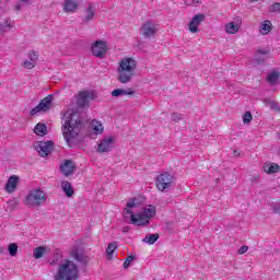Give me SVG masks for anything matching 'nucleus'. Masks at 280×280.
I'll use <instances>...</instances> for the list:
<instances>
[{
    "mask_svg": "<svg viewBox=\"0 0 280 280\" xmlns=\"http://www.w3.org/2000/svg\"><path fill=\"white\" fill-rule=\"evenodd\" d=\"M135 207H139L137 199H131L127 202L126 208L122 210V213H128L130 215L131 224H136V226H148L150 224V218H154L156 215V207L149 206V208H144L141 213L135 214Z\"/></svg>",
    "mask_w": 280,
    "mask_h": 280,
    "instance_id": "f257e3e1",
    "label": "nucleus"
},
{
    "mask_svg": "<svg viewBox=\"0 0 280 280\" xmlns=\"http://www.w3.org/2000/svg\"><path fill=\"white\" fill-rule=\"evenodd\" d=\"M63 119V139L69 144L71 143V139H75L78 135H80V130H82V120H80L78 113L73 110L66 112Z\"/></svg>",
    "mask_w": 280,
    "mask_h": 280,
    "instance_id": "f03ea898",
    "label": "nucleus"
},
{
    "mask_svg": "<svg viewBox=\"0 0 280 280\" xmlns=\"http://www.w3.org/2000/svg\"><path fill=\"white\" fill-rule=\"evenodd\" d=\"M118 82L128 84L137 74V59L133 57H125L120 59L117 67Z\"/></svg>",
    "mask_w": 280,
    "mask_h": 280,
    "instance_id": "7ed1b4c3",
    "label": "nucleus"
},
{
    "mask_svg": "<svg viewBox=\"0 0 280 280\" xmlns=\"http://www.w3.org/2000/svg\"><path fill=\"white\" fill-rule=\"evenodd\" d=\"M80 279V268L78 265L73 262V260H65L61 262L58 268L57 272L54 277V280H78Z\"/></svg>",
    "mask_w": 280,
    "mask_h": 280,
    "instance_id": "20e7f679",
    "label": "nucleus"
},
{
    "mask_svg": "<svg viewBox=\"0 0 280 280\" xmlns=\"http://www.w3.org/2000/svg\"><path fill=\"white\" fill-rule=\"evenodd\" d=\"M45 202H47V195L40 189H33L25 197L26 207H40Z\"/></svg>",
    "mask_w": 280,
    "mask_h": 280,
    "instance_id": "39448f33",
    "label": "nucleus"
},
{
    "mask_svg": "<svg viewBox=\"0 0 280 280\" xmlns=\"http://www.w3.org/2000/svg\"><path fill=\"white\" fill-rule=\"evenodd\" d=\"M155 185L159 191H164L165 189H170L172 185H174V176L170 173H162L155 179Z\"/></svg>",
    "mask_w": 280,
    "mask_h": 280,
    "instance_id": "423d86ee",
    "label": "nucleus"
},
{
    "mask_svg": "<svg viewBox=\"0 0 280 280\" xmlns=\"http://www.w3.org/2000/svg\"><path fill=\"white\" fill-rule=\"evenodd\" d=\"M52 101L54 97L51 95L43 98L39 104L31 110V116L34 117V115H37V113H47V110H50Z\"/></svg>",
    "mask_w": 280,
    "mask_h": 280,
    "instance_id": "0eeeda50",
    "label": "nucleus"
},
{
    "mask_svg": "<svg viewBox=\"0 0 280 280\" xmlns=\"http://www.w3.org/2000/svg\"><path fill=\"white\" fill-rule=\"evenodd\" d=\"M114 145H115V139H113V137L103 138L97 142L96 152L98 154L110 152Z\"/></svg>",
    "mask_w": 280,
    "mask_h": 280,
    "instance_id": "6e6552de",
    "label": "nucleus"
},
{
    "mask_svg": "<svg viewBox=\"0 0 280 280\" xmlns=\"http://www.w3.org/2000/svg\"><path fill=\"white\" fill-rule=\"evenodd\" d=\"M91 49L93 56H95L96 58H104V56H106V52L108 51V46L104 40H96L92 44Z\"/></svg>",
    "mask_w": 280,
    "mask_h": 280,
    "instance_id": "1a4fd4ad",
    "label": "nucleus"
},
{
    "mask_svg": "<svg viewBox=\"0 0 280 280\" xmlns=\"http://www.w3.org/2000/svg\"><path fill=\"white\" fill-rule=\"evenodd\" d=\"M35 150L38 152L39 156H49L54 152V143L51 141H39L35 145Z\"/></svg>",
    "mask_w": 280,
    "mask_h": 280,
    "instance_id": "9d476101",
    "label": "nucleus"
},
{
    "mask_svg": "<svg viewBox=\"0 0 280 280\" xmlns=\"http://www.w3.org/2000/svg\"><path fill=\"white\" fill-rule=\"evenodd\" d=\"M156 32H159V28L156 27V24L151 21L145 22L141 26V34L144 38H152V36H156Z\"/></svg>",
    "mask_w": 280,
    "mask_h": 280,
    "instance_id": "9b49d317",
    "label": "nucleus"
},
{
    "mask_svg": "<svg viewBox=\"0 0 280 280\" xmlns=\"http://www.w3.org/2000/svg\"><path fill=\"white\" fill-rule=\"evenodd\" d=\"M205 21V14H197L192 18V20L189 23V32L191 34H197V32H200V23Z\"/></svg>",
    "mask_w": 280,
    "mask_h": 280,
    "instance_id": "f8f14e48",
    "label": "nucleus"
},
{
    "mask_svg": "<svg viewBox=\"0 0 280 280\" xmlns=\"http://www.w3.org/2000/svg\"><path fill=\"white\" fill-rule=\"evenodd\" d=\"M60 171L63 176L69 177L75 172V164L71 160H66L63 164H61Z\"/></svg>",
    "mask_w": 280,
    "mask_h": 280,
    "instance_id": "ddd939ff",
    "label": "nucleus"
},
{
    "mask_svg": "<svg viewBox=\"0 0 280 280\" xmlns=\"http://www.w3.org/2000/svg\"><path fill=\"white\" fill-rule=\"evenodd\" d=\"M19 176L16 175H12L11 177H9L4 186V190L7 191V194H14V191H16V187H19Z\"/></svg>",
    "mask_w": 280,
    "mask_h": 280,
    "instance_id": "4468645a",
    "label": "nucleus"
},
{
    "mask_svg": "<svg viewBox=\"0 0 280 280\" xmlns=\"http://www.w3.org/2000/svg\"><path fill=\"white\" fill-rule=\"evenodd\" d=\"M262 170L266 174H277L280 172V166L277 163L266 162Z\"/></svg>",
    "mask_w": 280,
    "mask_h": 280,
    "instance_id": "2eb2a0df",
    "label": "nucleus"
},
{
    "mask_svg": "<svg viewBox=\"0 0 280 280\" xmlns=\"http://www.w3.org/2000/svg\"><path fill=\"white\" fill-rule=\"evenodd\" d=\"M90 130H92L94 135H104V126L97 119L90 122Z\"/></svg>",
    "mask_w": 280,
    "mask_h": 280,
    "instance_id": "dca6fc26",
    "label": "nucleus"
},
{
    "mask_svg": "<svg viewBox=\"0 0 280 280\" xmlns=\"http://www.w3.org/2000/svg\"><path fill=\"white\" fill-rule=\"evenodd\" d=\"M89 97H91L89 91L79 92L78 105L82 107L89 106Z\"/></svg>",
    "mask_w": 280,
    "mask_h": 280,
    "instance_id": "f3484780",
    "label": "nucleus"
},
{
    "mask_svg": "<svg viewBox=\"0 0 280 280\" xmlns=\"http://www.w3.org/2000/svg\"><path fill=\"white\" fill-rule=\"evenodd\" d=\"M61 189L63 194H66L67 198H71L75 194V190L73 189V186H71V183L63 180L61 182Z\"/></svg>",
    "mask_w": 280,
    "mask_h": 280,
    "instance_id": "a211bd4d",
    "label": "nucleus"
},
{
    "mask_svg": "<svg viewBox=\"0 0 280 280\" xmlns=\"http://www.w3.org/2000/svg\"><path fill=\"white\" fill-rule=\"evenodd\" d=\"M79 5L78 0H66L63 10L65 12H75Z\"/></svg>",
    "mask_w": 280,
    "mask_h": 280,
    "instance_id": "6ab92c4d",
    "label": "nucleus"
},
{
    "mask_svg": "<svg viewBox=\"0 0 280 280\" xmlns=\"http://www.w3.org/2000/svg\"><path fill=\"white\" fill-rule=\"evenodd\" d=\"M259 32L262 36H267V34H270V32H272V22H270L269 20L261 22Z\"/></svg>",
    "mask_w": 280,
    "mask_h": 280,
    "instance_id": "aec40b11",
    "label": "nucleus"
},
{
    "mask_svg": "<svg viewBox=\"0 0 280 280\" xmlns=\"http://www.w3.org/2000/svg\"><path fill=\"white\" fill-rule=\"evenodd\" d=\"M113 97H119L121 95H135V90L131 88H128L126 90L124 89H116L112 92Z\"/></svg>",
    "mask_w": 280,
    "mask_h": 280,
    "instance_id": "412c9836",
    "label": "nucleus"
},
{
    "mask_svg": "<svg viewBox=\"0 0 280 280\" xmlns=\"http://www.w3.org/2000/svg\"><path fill=\"white\" fill-rule=\"evenodd\" d=\"M280 79V72L277 70L271 71L268 75H267V82L269 84H271V86H275V84H277V82H279Z\"/></svg>",
    "mask_w": 280,
    "mask_h": 280,
    "instance_id": "4be33fe9",
    "label": "nucleus"
},
{
    "mask_svg": "<svg viewBox=\"0 0 280 280\" xmlns=\"http://www.w3.org/2000/svg\"><path fill=\"white\" fill-rule=\"evenodd\" d=\"M34 132L37 137H45V135H47V125L38 122L34 128Z\"/></svg>",
    "mask_w": 280,
    "mask_h": 280,
    "instance_id": "5701e85b",
    "label": "nucleus"
},
{
    "mask_svg": "<svg viewBox=\"0 0 280 280\" xmlns=\"http://www.w3.org/2000/svg\"><path fill=\"white\" fill-rule=\"evenodd\" d=\"M225 32L228 34H237L240 32V24H236L235 22H230L225 25Z\"/></svg>",
    "mask_w": 280,
    "mask_h": 280,
    "instance_id": "b1692460",
    "label": "nucleus"
},
{
    "mask_svg": "<svg viewBox=\"0 0 280 280\" xmlns=\"http://www.w3.org/2000/svg\"><path fill=\"white\" fill-rule=\"evenodd\" d=\"M47 253L45 246H38L33 250L34 259H43V256Z\"/></svg>",
    "mask_w": 280,
    "mask_h": 280,
    "instance_id": "393cba45",
    "label": "nucleus"
},
{
    "mask_svg": "<svg viewBox=\"0 0 280 280\" xmlns=\"http://www.w3.org/2000/svg\"><path fill=\"white\" fill-rule=\"evenodd\" d=\"M85 12V21H92L93 16H95V10L93 9V5L89 4Z\"/></svg>",
    "mask_w": 280,
    "mask_h": 280,
    "instance_id": "a878e982",
    "label": "nucleus"
},
{
    "mask_svg": "<svg viewBox=\"0 0 280 280\" xmlns=\"http://www.w3.org/2000/svg\"><path fill=\"white\" fill-rule=\"evenodd\" d=\"M115 250H117V243H109L106 248V254L108 255V257H113V253H115Z\"/></svg>",
    "mask_w": 280,
    "mask_h": 280,
    "instance_id": "bb28decb",
    "label": "nucleus"
},
{
    "mask_svg": "<svg viewBox=\"0 0 280 280\" xmlns=\"http://www.w3.org/2000/svg\"><path fill=\"white\" fill-rule=\"evenodd\" d=\"M159 240V234H150L143 238L147 244H154Z\"/></svg>",
    "mask_w": 280,
    "mask_h": 280,
    "instance_id": "cd10ccee",
    "label": "nucleus"
},
{
    "mask_svg": "<svg viewBox=\"0 0 280 280\" xmlns=\"http://www.w3.org/2000/svg\"><path fill=\"white\" fill-rule=\"evenodd\" d=\"M16 253H19V245H16V243H11L9 245V255H11V257H16Z\"/></svg>",
    "mask_w": 280,
    "mask_h": 280,
    "instance_id": "c85d7f7f",
    "label": "nucleus"
},
{
    "mask_svg": "<svg viewBox=\"0 0 280 280\" xmlns=\"http://www.w3.org/2000/svg\"><path fill=\"white\" fill-rule=\"evenodd\" d=\"M253 121V114L250 112H245L243 115V124H250Z\"/></svg>",
    "mask_w": 280,
    "mask_h": 280,
    "instance_id": "c756f323",
    "label": "nucleus"
},
{
    "mask_svg": "<svg viewBox=\"0 0 280 280\" xmlns=\"http://www.w3.org/2000/svg\"><path fill=\"white\" fill-rule=\"evenodd\" d=\"M23 67L24 69H34L36 67V62L32 60L31 61L26 60L23 62Z\"/></svg>",
    "mask_w": 280,
    "mask_h": 280,
    "instance_id": "7c9ffc66",
    "label": "nucleus"
},
{
    "mask_svg": "<svg viewBox=\"0 0 280 280\" xmlns=\"http://www.w3.org/2000/svg\"><path fill=\"white\" fill-rule=\"evenodd\" d=\"M186 5H194L195 8H198L200 5V0H184Z\"/></svg>",
    "mask_w": 280,
    "mask_h": 280,
    "instance_id": "2f4dec72",
    "label": "nucleus"
},
{
    "mask_svg": "<svg viewBox=\"0 0 280 280\" xmlns=\"http://www.w3.org/2000/svg\"><path fill=\"white\" fill-rule=\"evenodd\" d=\"M28 58L32 62H36V60H38V52L36 51L28 52Z\"/></svg>",
    "mask_w": 280,
    "mask_h": 280,
    "instance_id": "473e14b6",
    "label": "nucleus"
},
{
    "mask_svg": "<svg viewBox=\"0 0 280 280\" xmlns=\"http://www.w3.org/2000/svg\"><path fill=\"white\" fill-rule=\"evenodd\" d=\"M132 261H135V256H128L124 261V268H128Z\"/></svg>",
    "mask_w": 280,
    "mask_h": 280,
    "instance_id": "72a5a7b5",
    "label": "nucleus"
},
{
    "mask_svg": "<svg viewBox=\"0 0 280 280\" xmlns=\"http://www.w3.org/2000/svg\"><path fill=\"white\" fill-rule=\"evenodd\" d=\"M171 119H172V121H177L178 122V121H180L183 119V115L173 113L171 115Z\"/></svg>",
    "mask_w": 280,
    "mask_h": 280,
    "instance_id": "f704fd0d",
    "label": "nucleus"
},
{
    "mask_svg": "<svg viewBox=\"0 0 280 280\" xmlns=\"http://www.w3.org/2000/svg\"><path fill=\"white\" fill-rule=\"evenodd\" d=\"M11 27H14V25H12V23L10 22H4L3 24H1V32H5V30H11Z\"/></svg>",
    "mask_w": 280,
    "mask_h": 280,
    "instance_id": "c9c22d12",
    "label": "nucleus"
},
{
    "mask_svg": "<svg viewBox=\"0 0 280 280\" xmlns=\"http://www.w3.org/2000/svg\"><path fill=\"white\" fill-rule=\"evenodd\" d=\"M245 253H248V246L243 245V246L238 249V255H244Z\"/></svg>",
    "mask_w": 280,
    "mask_h": 280,
    "instance_id": "e433bc0d",
    "label": "nucleus"
},
{
    "mask_svg": "<svg viewBox=\"0 0 280 280\" xmlns=\"http://www.w3.org/2000/svg\"><path fill=\"white\" fill-rule=\"evenodd\" d=\"M280 10V2H276L272 7H271V12H279Z\"/></svg>",
    "mask_w": 280,
    "mask_h": 280,
    "instance_id": "4c0bfd02",
    "label": "nucleus"
},
{
    "mask_svg": "<svg viewBox=\"0 0 280 280\" xmlns=\"http://www.w3.org/2000/svg\"><path fill=\"white\" fill-rule=\"evenodd\" d=\"M271 109L276 110V113H280V107H279V105L277 103H272L271 104Z\"/></svg>",
    "mask_w": 280,
    "mask_h": 280,
    "instance_id": "58836bf2",
    "label": "nucleus"
},
{
    "mask_svg": "<svg viewBox=\"0 0 280 280\" xmlns=\"http://www.w3.org/2000/svg\"><path fill=\"white\" fill-rule=\"evenodd\" d=\"M258 54H261L262 56H268L270 54L269 50H258Z\"/></svg>",
    "mask_w": 280,
    "mask_h": 280,
    "instance_id": "ea45409f",
    "label": "nucleus"
},
{
    "mask_svg": "<svg viewBox=\"0 0 280 280\" xmlns=\"http://www.w3.org/2000/svg\"><path fill=\"white\" fill-rule=\"evenodd\" d=\"M71 255L74 259H80V254H78V252H72Z\"/></svg>",
    "mask_w": 280,
    "mask_h": 280,
    "instance_id": "a19ab883",
    "label": "nucleus"
},
{
    "mask_svg": "<svg viewBox=\"0 0 280 280\" xmlns=\"http://www.w3.org/2000/svg\"><path fill=\"white\" fill-rule=\"evenodd\" d=\"M240 154H242V151H237V150L233 151V156H240Z\"/></svg>",
    "mask_w": 280,
    "mask_h": 280,
    "instance_id": "79ce46f5",
    "label": "nucleus"
},
{
    "mask_svg": "<svg viewBox=\"0 0 280 280\" xmlns=\"http://www.w3.org/2000/svg\"><path fill=\"white\" fill-rule=\"evenodd\" d=\"M128 231H130V228H129V226L122 228V233H128Z\"/></svg>",
    "mask_w": 280,
    "mask_h": 280,
    "instance_id": "37998d69",
    "label": "nucleus"
},
{
    "mask_svg": "<svg viewBox=\"0 0 280 280\" xmlns=\"http://www.w3.org/2000/svg\"><path fill=\"white\" fill-rule=\"evenodd\" d=\"M249 1V3H257V1H259V0H248Z\"/></svg>",
    "mask_w": 280,
    "mask_h": 280,
    "instance_id": "c03bdc74",
    "label": "nucleus"
},
{
    "mask_svg": "<svg viewBox=\"0 0 280 280\" xmlns=\"http://www.w3.org/2000/svg\"><path fill=\"white\" fill-rule=\"evenodd\" d=\"M15 10H18V11L21 10V5L18 4V5L15 7Z\"/></svg>",
    "mask_w": 280,
    "mask_h": 280,
    "instance_id": "a18cd8bd",
    "label": "nucleus"
},
{
    "mask_svg": "<svg viewBox=\"0 0 280 280\" xmlns=\"http://www.w3.org/2000/svg\"><path fill=\"white\" fill-rule=\"evenodd\" d=\"M22 2L27 3V0H22Z\"/></svg>",
    "mask_w": 280,
    "mask_h": 280,
    "instance_id": "49530a36",
    "label": "nucleus"
}]
</instances>
